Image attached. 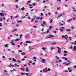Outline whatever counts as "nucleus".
Returning <instances> with one entry per match:
<instances>
[{
	"label": "nucleus",
	"mask_w": 76,
	"mask_h": 76,
	"mask_svg": "<svg viewBox=\"0 0 76 76\" xmlns=\"http://www.w3.org/2000/svg\"><path fill=\"white\" fill-rule=\"evenodd\" d=\"M57 48H58V53L60 54L61 52V48H59L58 47H57Z\"/></svg>",
	"instance_id": "nucleus-1"
},
{
	"label": "nucleus",
	"mask_w": 76,
	"mask_h": 76,
	"mask_svg": "<svg viewBox=\"0 0 76 76\" xmlns=\"http://www.w3.org/2000/svg\"><path fill=\"white\" fill-rule=\"evenodd\" d=\"M54 37V36L50 35L49 37H47V38H51L52 37Z\"/></svg>",
	"instance_id": "nucleus-2"
},
{
	"label": "nucleus",
	"mask_w": 76,
	"mask_h": 76,
	"mask_svg": "<svg viewBox=\"0 0 76 76\" xmlns=\"http://www.w3.org/2000/svg\"><path fill=\"white\" fill-rule=\"evenodd\" d=\"M46 60L45 59H42V62L43 63H45Z\"/></svg>",
	"instance_id": "nucleus-3"
},
{
	"label": "nucleus",
	"mask_w": 76,
	"mask_h": 76,
	"mask_svg": "<svg viewBox=\"0 0 76 76\" xmlns=\"http://www.w3.org/2000/svg\"><path fill=\"white\" fill-rule=\"evenodd\" d=\"M28 71H29L28 68V67H27L26 69V71L27 72H28Z\"/></svg>",
	"instance_id": "nucleus-4"
},
{
	"label": "nucleus",
	"mask_w": 76,
	"mask_h": 76,
	"mask_svg": "<svg viewBox=\"0 0 76 76\" xmlns=\"http://www.w3.org/2000/svg\"><path fill=\"white\" fill-rule=\"evenodd\" d=\"M72 20V19H69V20H67V21L69 23H70V21Z\"/></svg>",
	"instance_id": "nucleus-5"
},
{
	"label": "nucleus",
	"mask_w": 76,
	"mask_h": 76,
	"mask_svg": "<svg viewBox=\"0 0 76 76\" xmlns=\"http://www.w3.org/2000/svg\"><path fill=\"white\" fill-rule=\"evenodd\" d=\"M20 40V39L17 38L15 39V41H18V40Z\"/></svg>",
	"instance_id": "nucleus-6"
},
{
	"label": "nucleus",
	"mask_w": 76,
	"mask_h": 76,
	"mask_svg": "<svg viewBox=\"0 0 76 76\" xmlns=\"http://www.w3.org/2000/svg\"><path fill=\"white\" fill-rule=\"evenodd\" d=\"M0 15H1V16H4V14L3 13H0Z\"/></svg>",
	"instance_id": "nucleus-7"
},
{
	"label": "nucleus",
	"mask_w": 76,
	"mask_h": 76,
	"mask_svg": "<svg viewBox=\"0 0 76 76\" xmlns=\"http://www.w3.org/2000/svg\"><path fill=\"white\" fill-rule=\"evenodd\" d=\"M43 24L44 25H46V22H45V21H43Z\"/></svg>",
	"instance_id": "nucleus-8"
},
{
	"label": "nucleus",
	"mask_w": 76,
	"mask_h": 76,
	"mask_svg": "<svg viewBox=\"0 0 76 76\" xmlns=\"http://www.w3.org/2000/svg\"><path fill=\"white\" fill-rule=\"evenodd\" d=\"M45 71H44V72H47V68L46 67L45 68Z\"/></svg>",
	"instance_id": "nucleus-9"
},
{
	"label": "nucleus",
	"mask_w": 76,
	"mask_h": 76,
	"mask_svg": "<svg viewBox=\"0 0 76 76\" xmlns=\"http://www.w3.org/2000/svg\"><path fill=\"white\" fill-rule=\"evenodd\" d=\"M51 44H53V45H55L57 44V43L56 42H53L51 43Z\"/></svg>",
	"instance_id": "nucleus-10"
},
{
	"label": "nucleus",
	"mask_w": 76,
	"mask_h": 76,
	"mask_svg": "<svg viewBox=\"0 0 76 76\" xmlns=\"http://www.w3.org/2000/svg\"><path fill=\"white\" fill-rule=\"evenodd\" d=\"M20 69H21L22 70H23V71H25V69H23V68H20Z\"/></svg>",
	"instance_id": "nucleus-11"
},
{
	"label": "nucleus",
	"mask_w": 76,
	"mask_h": 76,
	"mask_svg": "<svg viewBox=\"0 0 76 76\" xmlns=\"http://www.w3.org/2000/svg\"><path fill=\"white\" fill-rule=\"evenodd\" d=\"M74 50L75 51H76V46H75L74 47Z\"/></svg>",
	"instance_id": "nucleus-12"
},
{
	"label": "nucleus",
	"mask_w": 76,
	"mask_h": 76,
	"mask_svg": "<svg viewBox=\"0 0 76 76\" xmlns=\"http://www.w3.org/2000/svg\"><path fill=\"white\" fill-rule=\"evenodd\" d=\"M59 30L61 31V32H63L64 30L61 28H60Z\"/></svg>",
	"instance_id": "nucleus-13"
},
{
	"label": "nucleus",
	"mask_w": 76,
	"mask_h": 76,
	"mask_svg": "<svg viewBox=\"0 0 76 76\" xmlns=\"http://www.w3.org/2000/svg\"><path fill=\"white\" fill-rule=\"evenodd\" d=\"M26 43H31V42H30V41H26L25 42Z\"/></svg>",
	"instance_id": "nucleus-14"
},
{
	"label": "nucleus",
	"mask_w": 76,
	"mask_h": 76,
	"mask_svg": "<svg viewBox=\"0 0 76 76\" xmlns=\"http://www.w3.org/2000/svg\"><path fill=\"white\" fill-rule=\"evenodd\" d=\"M24 10H25V8L24 7H23L22 8H21V10L22 11H23Z\"/></svg>",
	"instance_id": "nucleus-15"
},
{
	"label": "nucleus",
	"mask_w": 76,
	"mask_h": 76,
	"mask_svg": "<svg viewBox=\"0 0 76 76\" xmlns=\"http://www.w3.org/2000/svg\"><path fill=\"white\" fill-rule=\"evenodd\" d=\"M49 31H50V29H48V30H47V33H49Z\"/></svg>",
	"instance_id": "nucleus-16"
},
{
	"label": "nucleus",
	"mask_w": 76,
	"mask_h": 76,
	"mask_svg": "<svg viewBox=\"0 0 76 76\" xmlns=\"http://www.w3.org/2000/svg\"><path fill=\"white\" fill-rule=\"evenodd\" d=\"M21 54L25 55H26V53L25 52H23V53H21Z\"/></svg>",
	"instance_id": "nucleus-17"
},
{
	"label": "nucleus",
	"mask_w": 76,
	"mask_h": 76,
	"mask_svg": "<svg viewBox=\"0 0 76 76\" xmlns=\"http://www.w3.org/2000/svg\"><path fill=\"white\" fill-rule=\"evenodd\" d=\"M17 62L18 63H20L21 62V61L20 60H17Z\"/></svg>",
	"instance_id": "nucleus-18"
},
{
	"label": "nucleus",
	"mask_w": 76,
	"mask_h": 76,
	"mask_svg": "<svg viewBox=\"0 0 76 76\" xmlns=\"http://www.w3.org/2000/svg\"><path fill=\"white\" fill-rule=\"evenodd\" d=\"M63 14H61V15L58 16V18H60L61 16L62 15H63Z\"/></svg>",
	"instance_id": "nucleus-19"
},
{
	"label": "nucleus",
	"mask_w": 76,
	"mask_h": 76,
	"mask_svg": "<svg viewBox=\"0 0 76 76\" xmlns=\"http://www.w3.org/2000/svg\"><path fill=\"white\" fill-rule=\"evenodd\" d=\"M12 60H13V61L14 62H16V59H15V58H12Z\"/></svg>",
	"instance_id": "nucleus-20"
},
{
	"label": "nucleus",
	"mask_w": 76,
	"mask_h": 76,
	"mask_svg": "<svg viewBox=\"0 0 76 76\" xmlns=\"http://www.w3.org/2000/svg\"><path fill=\"white\" fill-rule=\"evenodd\" d=\"M71 31L70 29H67L66 30V31Z\"/></svg>",
	"instance_id": "nucleus-21"
},
{
	"label": "nucleus",
	"mask_w": 76,
	"mask_h": 76,
	"mask_svg": "<svg viewBox=\"0 0 76 76\" xmlns=\"http://www.w3.org/2000/svg\"><path fill=\"white\" fill-rule=\"evenodd\" d=\"M52 27H53V26H50V30H51V28H52Z\"/></svg>",
	"instance_id": "nucleus-22"
},
{
	"label": "nucleus",
	"mask_w": 76,
	"mask_h": 76,
	"mask_svg": "<svg viewBox=\"0 0 76 76\" xmlns=\"http://www.w3.org/2000/svg\"><path fill=\"white\" fill-rule=\"evenodd\" d=\"M51 50H55V48H51Z\"/></svg>",
	"instance_id": "nucleus-23"
},
{
	"label": "nucleus",
	"mask_w": 76,
	"mask_h": 76,
	"mask_svg": "<svg viewBox=\"0 0 76 76\" xmlns=\"http://www.w3.org/2000/svg\"><path fill=\"white\" fill-rule=\"evenodd\" d=\"M65 37H65L63 35V36H62V39H63V38H65Z\"/></svg>",
	"instance_id": "nucleus-24"
},
{
	"label": "nucleus",
	"mask_w": 76,
	"mask_h": 76,
	"mask_svg": "<svg viewBox=\"0 0 76 76\" xmlns=\"http://www.w3.org/2000/svg\"><path fill=\"white\" fill-rule=\"evenodd\" d=\"M56 59H59V58L58 57V56H56Z\"/></svg>",
	"instance_id": "nucleus-25"
},
{
	"label": "nucleus",
	"mask_w": 76,
	"mask_h": 76,
	"mask_svg": "<svg viewBox=\"0 0 76 76\" xmlns=\"http://www.w3.org/2000/svg\"><path fill=\"white\" fill-rule=\"evenodd\" d=\"M64 52L65 53H68V52L67 51H65V50L64 51Z\"/></svg>",
	"instance_id": "nucleus-26"
},
{
	"label": "nucleus",
	"mask_w": 76,
	"mask_h": 76,
	"mask_svg": "<svg viewBox=\"0 0 76 76\" xmlns=\"http://www.w3.org/2000/svg\"><path fill=\"white\" fill-rule=\"evenodd\" d=\"M53 22V19H51V20H50V23H52Z\"/></svg>",
	"instance_id": "nucleus-27"
},
{
	"label": "nucleus",
	"mask_w": 76,
	"mask_h": 76,
	"mask_svg": "<svg viewBox=\"0 0 76 76\" xmlns=\"http://www.w3.org/2000/svg\"><path fill=\"white\" fill-rule=\"evenodd\" d=\"M64 56H67V54L66 53H64Z\"/></svg>",
	"instance_id": "nucleus-28"
},
{
	"label": "nucleus",
	"mask_w": 76,
	"mask_h": 76,
	"mask_svg": "<svg viewBox=\"0 0 76 76\" xmlns=\"http://www.w3.org/2000/svg\"><path fill=\"white\" fill-rule=\"evenodd\" d=\"M4 72H6V73H7V71H6V70H4Z\"/></svg>",
	"instance_id": "nucleus-29"
},
{
	"label": "nucleus",
	"mask_w": 76,
	"mask_h": 76,
	"mask_svg": "<svg viewBox=\"0 0 76 76\" xmlns=\"http://www.w3.org/2000/svg\"><path fill=\"white\" fill-rule=\"evenodd\" d=\"M28 64L29 66H31V64L30 63H28Z\"/></svg>",
	"instance_id": "nucleus-30"
},
{
	"label": "nucleus",
	"mask_w": 76,
	"mask_h": 76,
	"mask_svg": "<svg viewBox=\"0 0 76 76\" xmlns=\"http://www.w3.org/2000/svg\"><path fill=\"white\" fill-rule=\"evenodd\" d=\"M41 26H43V27H45V26L43 25V24L42 23L41 24Z\"/></svg>",
	"instance_id": "nucleus-31"
},
{
	"label": "nucleus",
	"mask_w": 76,
	"mask_h": 76,
	"mask_svg": "<svg viewBox=\"0 0 76 76\" xmlns=\"http://www.w3.org/2000/svg\"><path fill=\"white\" fill-rule=\"evenodd\" d=\"M22 22L21 20H19V21H18L17 22H18V23H19L20 22Z\"/></svg>",
	"instance_id": "nucleus-32"
},
{
	"label": "nucleus",
	"mask_w": 76,
	"mask_h": 76,
	"mask_svg": "<svg viewBox=\"0 0 76 76\" xmlns=\"http://www.w3.org/2000/svg\"><path fill=\"white\" fill-rule=\"evenodd\" d=\"M21 75H25V73H22L21 74Z\"/></svg>",
	"instance_id": "nucleus-33"
},
{
	"label": "nucleus",
	"mask_w": 76,
	"mask_h": 76,
	"mask_svg": "<svg viewBox=\"0 0 76 76\" xmlns=\"http://www.w3.org/2000/svg\"><path fill=\"white\" fill-rule=\"evenodd\" d=\"M14 35H16V36H18V34H14Z\"/></svg>",
	"instance_id": "nucleus-34"
},
{
	"label": "nucleus",
	"mask_w": 76,
	"mask_h": 76,
	"mask_svg": "<svg viewBox=\"0 0 76 76\" xmlns=\"http://www.w3.org/2000/svg\"><path fill=\"white\" fill-rule=\"evenodd\" d=\"M1 19H0V21H2V18L0 17V18H1Z\"/></svg>",
	"instance_id": "nucleus-35"
},
{
	"label": "nucleus",
	"mask_w": 76,
	"mask_h": 76,
	"mask_svg": "<svg viewBox=\"0 0 76 76\" xmlns=\"http://www.w3.org/2000/svg\"><path fill=\"white\" fill-rule=\"evenodd\" d=\"M12 45H13V46H15V43H12Z\"/></svg>",
	"instance_id": "nucleus-36"
},
{
	"label": "nucleus",
	"mask_w": 76,
	"mask_h": 76,
	"mask_svg": "<svg viewBox=\"0 0 76 76\" xmlns=\"http://www.w3.org/2000/svg\"><path fill=\"white\" fill-rule=\"evenodd\" d=\"M26 76H28L29 74L28 73H26Z\"/></svg>",
	"instance_id": "nucleus-37"
},
{
	"label": "nucleus",
	"mask_w": 76,
	"mask_h": 76,
	"mask_svg": "<svg viewBox=\"0 0 76 76\" xmlns=\"http://www.w3.org/2000/svg\"><path fill=\"white\" fill-rule=\"evenodd\" d=\"M17 46L19 48H20V45H17Z\"/></svg>",
	"instance_id": "nucleus-38"
},
{
	"label": "nucleus",
	"mask_w": 76,
	"mask_h": 76,
	"mask_svg": "<svg viewBox=\"0 0 76 76\" xmlns=\"http://www.w3.org/2000/svg\"><path fill=\"white\" fill-rule=\"evenodd\" d=\"M25 18V16L22 17V19H24Z\"/></svg>",
	"instance_id": "nucleus-39"
},
{
	"label": "nucleus",
	"mask_w": 76,
	"mask_h": 76,
	"mask_svg": "<svg viewBox=\"0 0 76 76\" xmlns=\"http://www.w3.org/2000/svg\"><path fill=\"white\" fill-rule=\"evenodd\" d=\"M34 18H33L32 19V20H31V22H32L34 20Z\"/></svg>",
	"instance_id": "nucleus-40"
},
{
	"label": "nucleus",
	"mask_w": 76,
	"mask_h": 76,
	"mask_svg": "<svg viewBox=\"0 0 76 76\" xmlns=\"http://www.w3.org/2000/svg\"><path fill=\"white\" fill-rule=\"evenodd\" d=\"M23 43V42H20V45H22Z\"/></svg>",
	"instance_id": "nucleus-41"
},
{
	"label": "nucleus",
	"mask_w": 76,
	"mask_h": 76,
	"mask_svg": "<svg viewBox=\"0 0 76 76\" xmlns=\"http://www.w3.org/2000/svg\"><path fill=\"white\" fill-rule=\"evenodd\" d=\"M69 64H70V63L67 64H66V65L68 66Z\"/></svg>",
	"instance_id": "nucleus-42"
},
{
	"label": "nucleus",
	"mask_w": 76,
	"mask_h": 76,
	"mask_svg": "<svg viewBox=\"0 0 76 76\" xmlns=\"http://www.w3.org/2000/svg\"><path fill=\"white\" fill-rule=\"evenodd\" d=\"M46 2V1H45V0H43V3H45V2Z\"/></svg>",
	"instance_id": "nucleus-43"
},
{
	"label": "nucleus",
	"mask_w": 76,
	"mask_h": 76,
	"mask_svg": "<svg viewBox=\"0 0 76 76\" xmlns=\"http://www.w3.org/2000/svg\"><path fill=\"white\" fill-rule=\"evenodd\" d=\"M50 69L48 68V71H50Z\"/></svg>",
	"instance_id": "nucleus-44"
},
{
	"label": "nucleus",
	"mask_w": 76,
	"mask_h": 76,
	"mask_svg": "<svg viewBox=\"0 0 76 76\" xmlns=\"http://www.w3.org/2000/svg\"><path fill=\"white\" fill-rule=\"evenodd\" d=\"M8 46V45L7 44L6 45H5L4 46L6 47H7V46Z\"/></svg>",
	"instance_id": "nucleus-45"
},
{
	"label": "nucleus",
	"mask_w": 76,
	"mask_h": 76,
	"mask_svg": "<svg viewBox=\"0 0 76 76\" xmlns=\"http://www.w3.org/2000/svg\"><path fill=\"white\" fill-rule=\"evenodd\" d=\"M73 48V47H72V45L70 47V49H72Z\"/></svg>",
	"instance_id": "nucleus-46"
},
{
	"label": "nucleus",
	"mask_w": 76,
	"mask_h": 76,
	"mask_svg": "<svg viewBox=\"0 0 76 76\" xmlns=\"http://www.w3.org/2000/svg\"><path fill=\"white\" fill-rule=\"evenodd\" d=\"M9 18H8V19H7V22H9Z\"/></svg>",
	"instance_id": "nucleus-47"
},
{
	"label": "nucleus",
	"mask_w": 76,
	"mask_h": 76,
	"mask_svg": "<svg viewBox=\"0 0 76 76\" xmlns=\"http://www.w3.org/2000/svg\"><path fill=\"white\" fill-rule=\"evenodd\" d=\"M14 69H13V70H10V71L11 72H12L14 71Z\"/></svg>",
	"instance_id": "nucleus-48"
},
{
	"label": "nucleus",
	"mask_w": 76,
	"mask_h": 76,
	"mask_svg": "<svg viewBox=\"0 0 76 76\" xmlns=\"http://www.w3.org/2000/svg\"><path fill=\"white\" fill-rule=\"evenodd\" d=\"M72 71V70L71 69L69 71V72H71Z\"/></svg>",
	"instance_id": "nucleus-49"
},
{
	"label": "nucleus",
	"mask_w": 76,
	"mask_h": 76,
	"mask_svg": "<svg viewBox=\"0 0 76 76\" xmlns=\"http://www.w3.org/2000/svg\"><path fill=\"white\" fill-rule=\"evenodd\" d=\"M35 22L36 23H38V22L37 21V20H35Z\"/></svg>",
	"instance_id": "nucleus-50"
},
{
	"label": "nucleus",
	"mask_w": 76,
	"mask_h": 76,
	"mask_svg": "<svg viewBox=\"0 0 76 76\" xmlns=\"http://www.w3.org/2000/svg\"><path fill=\"white\" fill-rule=\"evenodd\" d=\"M22 51L21 50H18V52H19V53H20V52H22Z\"/></svg>",
	"instance_id": "nucleus-51"
},
{
	"label": "nucleus",
	"mask_w": 76,
	"mask_h": 76,
	"mask_svg": "<svg viewBox=\"0 0 76 76\" xmlns=\"http://www.w3.org/2000/svg\"><path fill=\"white\" fill-rule=\"evenodd\" d=\"M31 0H29V1H28L27 2V3H29L31 2Z\"/></svg>",
	"instance_id": "nucleus-52"
},
{
	"label": "nucleus",
	"mask_w": 76,
	"mask_h": 76,
	"mask_svg": "<svg viewBox=\"0 0 76 76\" xmlns=\"http://www.w3.org/2000/svg\"><path fill=\"white\" fill-rule=\"evenodd\" d=\"M45 56H47V54L46 53H45Z\"/></svg>",
	"instance_id": "nucleus-53"
},
{
	"label": "nucleus",
	"mask_w": 76,
	"mask_h": 76,
	"mask_svg": "<svg viewBox=\"0 0 76 76\" xmlns=\"http://www.w3.org/2000/svg\"><path fill=\"white\" fill-rule=\"evenodd\" d=\"M32 5H33V6H35V3L33 4Z\"/></svg>",
	"instance_id": "nucleus-54"
},
{
	"label": "nucleus",
	"mask_w": 76,
	"mask_h": 76,
	"mask_svg": "<svg viewBox=\"0 0 76 76\" xmlns=\"http://www.w3.org/2000/svg\"><path fill=\"white\" fill-rule=\"evenodd\" d=\"M2 26V23H0V26Z\"/></svg>",
	"instance_id": "nucleus-55"
},
{
	"label": "nucleus",
	"mask_w": 76,
	"mask_h": 76,
	"mask_svg": "<svg viewBox=\"0 0 76 76\" xmlns=\"http://www.w3.org/2000/svg\"><path fill=\"white\" fill-rule=\"evenodd\" d=\"M17 29H15L14 30V31H17Z\"/></svg>",
	"instance_id": "nucleus-56"
},
{
	"label": "nucleus",
	"mask_w": 76,
	"mask_h": 76,
	"mask_svg": "<svg viewBox=\"0 0 76 76\" xmlns=\"http://www.w3.org/2000/svg\"><path fill=\"white\" fill-rule=\"evenodd\" d=\"M65 37H66V38H68V36H67V35H65Z\"/></svg>",
	"instance_id": "nucleus-57"
},
{
	"label": "nucleus",
	"mask_w": 76,
	"mask_h": 76,
	"mask_svg": "<svg viewBox=\"0 0 76 76\" xmlns=\"http://www.w3.org/2000/svg\"><path fill=\"white\" fill-rule=\"evenodd\" d=\"M57 12H56L55 13V15H57Z\"/></svg>",
	"instance_id": "nucleus-58"
},
{
	"label": "nucleus",
	"mask_w": 76,
	"mask_h": 76,
	"mask_svg": "<svg viewBox=\"0 0 76 76\" xmlns=\"http://www.w3.org/2000/svg\"><path fill=\"white\" fill-rule=\"evenodd\" d=\"M27 57V56H24V58H26Z\"/></svg>",
	"instance_id": "nucleus-59"
},
{
	"label": "nucleus",
	"mask_w": 76,
	"mask_h": 76,
	"mask_svg": "<svg viewBox=\"0 0 76 76\" xmlns=\"http://www.w3.org/2000/svg\"><path fill=\"white\" fill-rule=\"evenodd\" d=\"M2 57H3V59H4V58H5V57L4 56H2Z\"/></svg>",
	"instance_id": "nucleus-60"
},
{
	"label": "nucleus",
	"mask_w": 76,
	"mask_h": 76,
	"mask_svg": "<svg viewBox=\"0 0 76 76\" xmlns=\"http://www.w3.org/2000/svg\"><path fill=\"white\" fill-rule=\"evenodd\" d=\"M22 61H24L25 60L24 58H23V59H22Z\"/></svg>",
	"instance_id": "nucleus-61"
},
{
	"label": "nucleus",
	"mask_w": 76,
	"mask_h": 76,
	"mask_svg": "<svg viewBox=\"0 0 76 76\" xmlns=\"http://www.w3.org/2000/svg\"><path fill=\"white\" fill-rule=\"evenodd\" d=\"M42 49H43L44 50H45V48H43Z\"/></svg>",
	"instance_id": "nucleus-62"
},
{
	"label": "nucleus",
	"mask_w": 76,
	"mask_h": 76,
	"mask_svg": "<svg viewBox=\"0 0 76 76\" xmlns=\"http://www.w3.org/2000/svg\"><path fill=\"white\" fill-rule=\"evenodd\" d=\"M34 59H36V57H34Z\"/></svg>",
	"instance_id": "nucleus-63"
},
{
	"label": "nucleus",
	"mask_w": 76,
	"mask_h": 76,
	"mask_svg": "<svg viewBox=\"0 0 76 76\" xmlns=\"http://www.w3.org/2000/svg\"><path fill=\"white\" fill-rule=\"evenodd\" d=\"M41 15H42V16L43 14L42 13H41Z\"/></svg>",
	"instance_id": "nucleus-64"
}]
</instances>
